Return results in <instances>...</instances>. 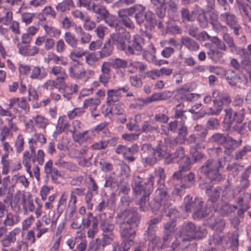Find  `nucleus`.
<instances>
[{"mask_svg": "<svg viewBox=\"0 0 251 251\" xmlns=\"http://www.w3.org/2000/svg\"><path fill=\"white\" fill-rule=\"evenodd\" d=\"M138 221V214L133 210H126L118 214L117 222L120 225L121 236L123 239L135 236Z\"/></svg>", "mask_w": 251, "mask_h": 251, "instance_id": "obj_1", "label": "nucleus"}, {"mask_svg": "<svg viewBox=\"0 0 251 251\" xmlns=\"http://www.w3.org/2000/svg\"><path fill=\"white\" fill-rule=\"evenodd\" d=\"M154 181V177L151 176L147 182L145 183L146 187L144 188L141 184L143 182L142 178L136 176L133 180L132 186L134 191L137 194L141 193L142 191L144 192V195L139 202L140 208L142 211H146L150 205L149 196L153 191Z\"/></svg>", "mask_w": 251, "mask_h": 251, "instance_id": "obj_2", "label": "nucleus"}, {"mask_svg": "<svg viewBox=\"0 0 251 251\" xmlns=\"http://www.w3.org/2000/svg\"><path fill=\"white\" fill-rule=\"evenodd\" d=\"M220 166V161L207 160L199 170L200 179L203 181H205V183L221 180L222 179V176L219 172Z\"/></svg>", "mask_w": 251, "mask_h": 251, "instance_id": "obj_3", "label": "nucleus"}, {"mask_svg": "<svg viewBox=\"0 0 251 251\" xmlns=\"http://www.w3.org/2000/svg\"><path fill=\"white\" fill-rule=\"evenodd\" d=\"M213 102L215 108L209 107L207 109L206 114L209 116L219 115L223 107V105H227L231 102L229 95L218 89H214L212 93Z\"/></svg>", "mask_w": 251, "mask_h": 251, "instance_id": "obj_4", "label": "nucleus"}, {"mask_svg": "<svg viewBox=\"0 0 251 251\" xmlns=\"http://www.w3.org/2000/svg\"><path fill=\"white\" fill-rule=\"evenodd\" d=\"M161 142H159L156 146L155 154L157 153L158 157H162L165 159L166 164H170L174 162H177L183 160L185 158V151L184 148L182 147H178L175 152L170 154L166 150V147L161 145Z\"/></svg>", "mask_w": 251, "mask_h": 251, "instance_id": "obj_5", "label": "nucleus"}, {"mask_svg": "<svg viewBox=\"0 0 251 251\" xmlns=\"http://www.w3.org/2000/svg\"><path fill=\"white\" fill-rule=\"evenodd\" d=\"M179 232L180 240L183 241H190L194 238L201 239L206 234L205 230L200 231V228L197 227L191 222L184 224Z\"/></svg>", "mask_w": 251, "mask_h": 251, "instance_id": "obj_6", "label": "nucleus"}, {"mask_svg": "<svg viewBox=\"0 0 251 251\" xmlns=\"http://www.w3.org/2000/svg\"><path fill=\"white\" fill-rule=\"evenodd\" d=\"M185 210L187 212H193L194 219H199L207 216L206 212L202 211L203 202L201 199L195 198L193 200L190 196H186L184 199Z\"/></svg>", "mask_w": 251, "mask_h": 251, "instance_id": "obj_7", "label": "nucleus"}, {"mask_svg": "<svg viewBox=\"0 0 251 251\" xmlns=\"http://www.w3.org/2000/svg\"><path fill=\"white\" fill-rule=\"evenodd\" d=\"M68 73L70 76L73 79L80 80L83 82H86L90 79L93 78L95 75L94 71L86 69L76 64L70 66L68 69Z\"/></svg>", "mask_w": 251, "mask_h": 251, "instance_id": "obj_8", "label": "nucleus"}, {"mask_svg": "<svg viewBox=\"0 0 251 251\" xmlns=\"http://www.w3.org/2000/svg\"><path fill=\"white\" fill-rule=\"evenodd\" d=\"M155 201L160 205L163 204L162 210L166 213L168 216H171L173 214H176L177 210L172 205L165 203V199L168 198L167 192L164 185L162 184H159V186L155 192Z\"/></svg>", "mask_w": 251, "mask_h": 251, "instance_id": "obj_9", "label": "nucleus"}, {"mask_svg": "<svg viewBox=\"0 0 251 251\" xmlns=\"http://www.w3.org/2000/svg\"><path fill=\"white\" fill-rule=\"evenodd\" d=\"M144 44V40L142 37L139 35H136L134 36L133 41L127 46L125 43L122 42L118 46L127 54H138L142 50Z\"/></svg>", "mask_w": 251, "mask_h": 251, "instance_id": "obj_10", "label": "nucleus"}, {"mask_svg": "<svg viewBox=\"0 0 251 251\" xmlns=\"http://www.w3.org/2000/svg\"><path fill=\"white\" fill-rule=\"evenodd\" d=\"M19 100V98L11 99L10 100L8 108L7 109H4L0 105V116L7 117L5 120L7 125H8L10 128L14 131H17L18 127L16 124L13 122V120L16 119V117L12 113L10 109L12 108L15 105L18 104Z\"/></svg>", "mask_w": 251, "mask_h": 251, "instance_id": "obj_11", "label": "nucleus"}, {"mask_svg": "<svg viewBox=\"0 0 251 251\" xmlns=\"http://www.w3.org/2000/svg\"><path fill=\"white\" fill-rule=\"evenodd\" d=\"M156 150V148L155 150H153L151 145L149 144H144L143 145L142 151L144 152L148 151V153H149L148 156H146L145 155L142 156V162L145 166L151 165L155 163L157 157L158 158H162V157H158L157 153L155 154Z\"/></svg>", "mask_w": 251, "mask_h": 251, "instance_id": "obj_12", "label": "nucleus"}, {"mask_svg": "<svg viewBox=\"0 0 251 251\" xmlns=\"http://www.w3.org/2000/svg\"><path fill=\"white\" fill-rule=\"evenodd\" d=\"M129 87L125 85L118 89H109L107 92L106 101L108 105H111L114 102L118 101L123 96L122 93L127 92Z\"/></svg>", "mask_w": 251, "mask_h": 251, "instance_id": "obj_13", "label": "nucleus"}, {"mask_svg": "<svg viewBox=\"0 0 251 251\" xmlns=\"http://www.w3.org/2000/svg\"><path fill=\"white\" fill-rule=\"evenodd\" d=\"M85 189L76 188L73 189L71 192L70 199L68 202L67 211L73 215L76 211V195L80 196L84 194Z\"/></svg>", "mask_w": 251, "mask_h": 251, "instance_id": "obj_14", "label": "nucleus"}, {"mask_svg": "<svg viewBox=\"0 0 251 251\" xmlns=\"http://www.w3.org/2000/svg\"><path fill=\"white\" fill-rule=\"evenodd\" d=\"M226 115V119L231 126H236V124H240L244 120V115L241 112H233L230 108H226L224 110Z\"/></svg>", "mask_w": 251, "mask_h": 251, "instance_id": "obj_15", "label": "nucleus"}, {"mask_svg": "<svg viewBox=\"0 0 251 251\" xmlns=\"http://www.w3.org/2000/svg\"><path fill=\"white\" fill-rule=\"evenodd\" d=\"M21 230L19 227H16L10 231L8 234L3 236L0 241L3 247H8L16 241V236L20 234Z\"/></svg>", "mask_w": 251, "mask_h": 251, "instance_id": "obj_16", "label": "nucleus"}, {"mask_svg": "<svg viewBox=\"0 0 251 251\" xmlns=\"http://www.w3.org/2000/svg\"><path fill=\"white\" fill-rule=\"evenodd\" d=\"M44 172L47 176H50L54 183L58 182V179L60 176V174L56 168H53L52 160L50 159L46 163L44 166Z\"/></svg>", "mask_w": 251, "mask_h": 251, "instance_id": "obj_17", "label": "nucleus"}, {"mask_svg": "<svg viewBox=\"0 0 251 251\" xmlns=\"http://www.w3.org/2000/svg\"><path fill=\"white\" fill-rule=\"evenodd\" d=\"M49 121L45 117L41 115H37L26 123L25 126L31 129L33 128L34 126L38 128L44 129L46 127Z\"/></svg>", "mask_w": 251, "mask_h": 251, "instance_id": "obj_18", "label": "nucleus"}, {"mask_svg": "<svg viewBox=\"0 0 251 251\" xmlns=\"http://www.w3.org/2000/svg\"><path fill=\"white\" fill-rule=\"evenodd\" d=\"M100 217V226L103 231V233H113L115 226L112 223V218L111 216L106 217L104 213L101 214Z\"/></svg>", "mask_w": 251, "mask_h": 251, "instance_id": "obj_19", "label": "nucleus"}, {"mask_svg": "<svg viewBox=\"0 0 251 251\" xmlns=\"http://www.w3.org/2000/svg\"><path fill=\"white\" fill-rule=\"evenodd\" d=\"M187 142L191 145L190 149L198 150L205 148V140L198 137L195 134H190L187 139Z\"/></svg>", "mask_w": 251, "mask_h": 251, "instance_id": "obj_20", "label": "nucleus"}, {"mask_svg": "<svg viewBox=\"0 0 251 251\" xmlns=\"http://www.w3.org/2000/svg\"><path fill=\"white\" fill-rule=\"evenodd\" d=\"M111 69L109 68L108 64L103 62L101 65V74L99 76V80L100 83H102L104 86H107L111 77Z\"/></svg>", "mask_w": 251, "mask_h": 251, "instance_id": "obj_21", "label": "nucleus"}, {"mask_svg": "<svg viewBox=\"0 0 251 251\" xmlns=\"http://www.w3.org/2000/svg\"><path fill=\"white\" fill-rule=\"evenodd\" d=\"M28 142L31 153L35 154V145H36L38 142L40 143L41 144L45 143L46 142V139L44 134L35 133L31 138L28 139Z\"/></svg>", "mask_w": 251, "mask_h": 251, "instance_id": "obj_22", "label": "nucleus"}, {"mask_svg": "<svg viewBox=\"0 0 251 251\" xmlns=\"http://www.w3.org/2000/svg\"><path fill=\"white\" fill-rule=\"evenodd\" d=\"M78 86L76 84L71 83L66 84V86L61 91L62 93L63 98L67 100H70L73 95L76 93L78 90Z\"/></svg>", "mask_w": 251, "mask_h": 251, "instance_id": "obj_23", "label": "nucleus"}, {"mask_svg": "<svg viewBox=\"0 0 251 251\" xmlns=\"http://www.w3.org/2000/svg\"><path fill=\"white\" fill-rule=\"evenodd\" d=\"M193 13H195V16L197 15L198 21L201 27L206 28L208 26L207 18L203 9L196 5L195 10L193 11Z\"/></svg>", "mask_w": 251, "mask_h": 251, "instance_id": "obj_24", "label": "nucleus"}, {"mask_svg": "<svg viewBox=\"0 0 251 251\" xmlns=\"http://www.w3.org/2000/svg\"><path fill=\"white\" fill-rule=\"evenodd\" d=\"M182 172L180 173L181 176L177 179L181 178L180 187L183 188H188L191 187L195 182V175L190 172L187 175L183 176Z\"/></svg>", "mask_w": 251, "mask_h": 251, "instance_id": "obj_25", "label": "nucleus"}, {"mask_svg": "<svg viewBox=\"0 0 251 251\" xmlns=\"http://www.w3.org/2000/svg\"><path fill=\"white\" fill-rule=\"evenodd\" d=\"M30 77L32 79L42 80L47 75V73L43 67L34 66L31 70Z\"/></svg>", "mask_w": 251, "mask_h": 251, "instance_id": "obj_26", "label": "nucleus"}, {"mask_svg": "<svg viewBox=\"0 0 251 251\" xmlns=\"http://www.w3.org/2000/svg\"><path fill=\"white\" fill-rule=\"evenodd\" d=\"M181 42L183 46L190 51H195L200 48L199 44L189 37H182Z\"/></svg>", "mask_w": 251, "mask_h": 251, "instance_id": "obj_27", "label": "nucleus"}, {"mask_svg": "<svg viewBox=\"0 0 251 251\" xmlns=\"http://www.w3.org/2000/svg\"><path fill=\"white\" fill-rule=\"evenodd\" d=\"M5 216L3 224L6 226H14L17 225L21 220L20 217L18 214L9 212Z\"/></svg>", "mask_w": 251, "mask_h": 251, "instance_id": "obj_28", "label": "nucleus"}, {"mask_svg": "<svg viewBox=\"0 0 251 251\" xmlns=\"http://www.w3.org/2000/svg\"><path fill=\"white\" fill-rule=\"evenodd\" d=\"M126 67L128 68V72L130 74H134L138 69L140 73H142L147 69V66L141 62L133 61L130 62L129 63L127 62V66Z\"/></svg>", "mask_w": 251, "mask_h": 251, "instance_id": "obj_29", "label": "nucleus"}, {"mask_svg": "<svg viewBox=\"0 0 251 251\" xmlns=\"http://www.w3.org/2000/svg\"><path fill=\"white\" fill-rule=\"evenodd\" d=\"M149 49H151V52H146L144 54V57L148 62H150L154 64L156 66H161L162 64H164L163 63L162 60H157L155 55V49L154 46L151 45L149 47Z\"/></svg>", "mask_w": 251, "mask_h": 251, "instance_id": "obj_30", "label": "nucleus"}, {"mask_svg": "<svg viewBox=\"0 0 251 251\" xmlns=\"http://www.w3.org/2000/svg\"><path fill=\"white\" fill-rule=\"evenodd\" d=\"M155 227L149 226L148 230H147V238L150 241L151 244L150 246H151L152 249H155L156 245H157L160 239L157 237L155 234Z\"/></svg>", "mask_w": 251, "mask_h": 251, "instance_id": "obj_31", "label": "nucleus"}, {"mask_svg": "<svg viewBox=\"0 0 251 251\" xmlns=\"http://www.w3.org/2000/svg\"><path fill=\"white\" fill-rule=\"evenodd\" d=\"M222 22L230 27H233L237 23V18L234 15L229 12L222 13L220 16Z\"/></svg>", "mask_w": 251, "mask_h": 251, "instance_id": "obj_32", "label": "nucleus"}, {"mask_svg": "<svg viewBox=\"0 0 251 251\" xmlns=\"http://www.w3.org/2000/svg\"><path fill=\"white\" fill-rule=\"evenodd\" d=\"M133 244L134 241L132 239H124L120 245L117 243H114L113 251H128Z\"/></svg>", "mask_w": 251, "mask_h": 251, "instance_id": "obj_33", "label": "nucleus"}, {"mask_svg": "<svg viewBox=\"0 0 251 251\" xmlns=\"http://www.w3.org/2000/svg\"><path fill=\"white\" fill-rule=\"evenodd\" d=\"M104 62L108 64L109 68L111 67L115 70L119 69L120 68L124 69L127 66V61L118 58L112 59L109 60V61H105Z\"/></svg>", "mask_w": 251, "mask_h": 251, "instance_id": "obj_34", "label": "nucleus"}, {"mask_svg": "<svg viewBox=\"0 0 251 251\" xmlns=\"http://www.w3.org/2000/svg\"><path fill=\"white\" fill-rule=\"evenodd\" d=\"M125 12L121 10L118 12V15L120 18V22L126 27L130 29H134L135 28L134 24L129 18L127 15L124 14Z\"/></svg>", "mask_w": 251, "mask_h": 251, "instance_id": "obj_35", "label": "nucleus"}, {"mask_svg": "<svg viewBox=\"0 0 251 251\" xmlns=\"http://www.w3.org/2000/svg\"><path fill=\"white\" fill-rule=\"evenodd\" d=\"M145 9L146 7L141 4H134L129 8L122 10L125 12V14L131 16L134 14L137 15L144 13Z\"/></svg>", "mask_w": 251, "mask_h": 251, "instance_id": "obj_36", "label": "nucleus"}, {"mask_svg": "<svg viewBox=\"0 0 251 251\" xmlns=\"http://www.w3.org/2000/svg\"><path fill=\"white\" fill-rule=\"evenodd\" d=\"M145 9L146 7L141 4H134L129 8L122 10L125 12V14L131 16L134 14L137 15L144 13Z\"/></svg>", "mask_w": 251, "mask_h": 251, "instance_id": "obj_37", "label": "nucleus"}, {"mask_svg": "<svg viewBox=\"0 0 251 251\" xmlns=\"http://www.w3.org/2000/svg\"><path fill=\"white\" fill-rule=\"evenodd\" d=\"M56 10L61 12L70 11L75 7V4L73 0H63L58 3L55 6Z\"/></svg>", "mask_w": 251, "mask_h": 251, "instance_id": "obj_38", "label": "nucleus"}, {"mask_svg": "<svg viewBox=\"0 0 251 251\" xmlns=\"http://www.w3.org/2000/svg\"><path fill=\"white\" fill-rule=\"evenodd\" d=\"M225 78L231 86H235L240 77L238 75L232 70H227L225 73Z\"/></svg>", "mask_w": 251, "mask_h": 251, "instance_id": "obj_39", "label": "nucleus"}, {"mask_svg": "<svg viewBox=\"0 0 251 251\" xmlns=\"http://www.w3.org/2000/svg\"><path fill=\"white\" fill-rule=\"evenodd\" d=\"M100 102L101 101L99 98H90L84 100L83 106L85 109L89 108L90 110L92 109L95 110L97 109Z\"/></svg>", "mask_w": 251, "mask_h": 251, "instance_id": "obj_40", "label": "nucleus"}, {"mask_svg": "<svg viewBox=\"0 0 251 251\" xmlns=\"http://www.w3.org/2000/svg\"><path fill=\"white\" fill-rule=\"evenodd\" d=\"M159 142H161V145L165 147L166 150L167 151L168 148H173L177 144H182L183 142V139H180L179 137L173 138L168 137L164 139V145L162 144V141H159L158 144H159Z\"/></svg>", "mask_w": 251, "mask_h": 251, "instance_id": "obj_41", "label": "nucleus"}, {"mask_svg": "<svg viewBox=\"0 0 251 251\" xmlns=\"http://www.w3.org/2000/svg\"><path fill=\"white\" fill-rule=\"evenodd\" d=\"M204 188L206 189V193L209 196V201L213 203V205L214 204L217 205L216 202L220 196L222 189L219 187L214 188L213 190L212 189H209L207 186H205Z\"/></svg>", "mask_w": 251, "mask_h": 251, "instance_id": "obj_42", "label": "nucleus"}, {"mask_svg": "<svg viewBox=\"0 0 251 251\" xmlns=\"http://www.w3.org/2000/svg\"><path fill=\"white\" fill-rule=\"evenodd\" d=\"M141 131L142 132L152 133L154 132H158L159 126H155L149 121H145L141 125Z\"/></svg>", "mask_w": 251, "mask_h": 251, "instance_id": "obj_43", "label": "nucleus"}, {"mask_svg": "<svg viewBox=\"0 0 251 251\" xmlns=\"http://www.w3.org/2000/svg\"><path fill=\"white\" fill-rule=\"evenodd\" d=\"M88 11H93L95 14L99 15L102 19L108 13L105 6L95 3H92L91 8H88Z\"/></svg>", "mask_w": 251, "mask_h": 251, "instance_id": "obj_44", "label": "nucleus"}, {"mask_svg": "<svg viewBox=\"0 0 251 251\" xmlns=\"http://www.w3.org/2000/svg\"><path fill=\"white\" fill-rule=\"evenodd\" d=\"M164 94L163 93H154L151 96L145 99H139L138 101L143 104L165 100Z\"/></svg>", "mask_w": 251, "mask_h": 251, "instance_id": "obj_45", "label": "nucleus"}, {"mask_svg": "<svg viewBox=\"0 0 251 251\" xmlns=\"http://www.w3.org/2000/svg\"><path fill=\"white\" fill-rule=\"evenodd\" d=\"M48 59L49 62L52 60L55 64H61L66 66L68 64V60L66 57L63 56H59L54 53L48 55Z\"/></svg>", "mask_w": 251, "mask_h": 251, "instance_id": "obj_46", "label": "nucleus"}, {"mask_svg": "<svg viewBox=\"0 0 251 251\" xmlns=\"http://www.w3.org/2000/svg\"><path fill=\"white\" fill-rule=\"evenodd\" d=\"M43 27L46 34L50 36L58 38L61 34L60 29L56 28L50 25H44Z\"/></svg>", "mask_w": 251, "mask_h": 251, "instance_id": "obj_47", "label": "nucleus"}, {"mask_svg": "<svg viewBox=\"0 0 251 251\" xmlns=\"http://www.w3.org/2000/svg\"><path fill=\"white\" fill-rule=\"evenodd\" d=\"M241 51L243 55V58L241 61V65L246 71L250 70L251 69V56L249 55L244 49H241Z\"/></svg>", "mask_w": 251, "mask_h": 251, "instance_id": "obj_48", "label": "nucleus"}, {"mask_svg": "<svg viewBox=\"0 0 251 251\" xmlns=\"http://www.w3.org/2000/svg\"><path fill=\"white\" fill-rule=\"evenodd\" d=\"M182 160H183L184 165L183 166H182L181 167H179V172H175L174 174L173 177L174 178H178L179 176H181L180 173L181 172L187 171L190 169L189 166L192 163V160L191 158L189 157L186 156L185 155V158H183Z\"/></svg>", "mask_w": 251, "mask_h": 251, "instance_id": "obj_49", "label": "nucleus"}, {"mask_svg": "<svg viewBox=\"0 0 251 251\" xmlns=\"http://www.w3.org/2000/svg\"><path fill=\"white\" fill-rule=\"evenodd\" d=\"M66 42L72 48H76L78 45V40L75 36L70 32H67L64 35Z\"/></svg>", "mask_w": 251, "mask_h": 251, "instance_id": "obj_50", "label": "nucleus"}, {"mask_svg": "<svg viewBox=\"0 0 251 251\" xmlns=\"http://www.w3.org/2000/svg\"><path fill=\"white\" fill-rule=\"evenodd\" d=\"M87 219L85 220L82 219L81 220L83 228H89L94 226L95 224H98L96 218L93 216L92 213H88L87 215Z\"/></svg>", "mask_w": 251, "mask_h": 251, "instance_id": "obj_51", "label": "nucleus"}, {"mask_svg": "<svg viewBox=\"0 0 251 251\" xmlns=\"http://www.w3.org/2000/svg\"><path fill=\"white\" fill-rule=\"evenodd\" d=\"M215 211L219 212L222 214H227L230 211L229 205L226 202L223 203L221 201L217 205H213Z\"/></svg>", "mask_w": 251, "mask_h": 251, "instance_id": "obj_52", "label": "nucleus"}, {"mask_svg": "<svg viewBox=\"0 0 251 251\" xmlns=\"http://www.w3.org/2000/svg\"><path fill=\"white\" fill-rule=\"evenodd\" d=\"M50 73L57 77H68L65 69L60 66L52 67L50 70Z\"/></svg>", "mask_w": 251, "mask_h": 251, "instance_id": "obj_53", "label": "nucleus"}, {"mask_svg": "<svg viewBox=\"0 0 251 251\" xmlns=\"http://www.w3.org/2000/svg\"><path fill=\"white\" fill-rule=\"evenodd\" d=\"M12 181L15 183H21L25 188H27L29 184V182L25 176L19 174L14 175L12 176Z\"/></svg>", "mask_w": 251, "mask_h": 251, "instance_id": "obj_54", "label": "nucleus"}, {"mask_svg": "<svg viewBox=\"0 0 251 251\" xmlns=\"http://www.w3.org/2000/svg\"><path fill=\"white\" fill-rule=\"evenodd\" d=\"M223 39L227 44L229 48L230 49V50L232 52H236L238 53V50L234 43L233 39L229 34L225 33L223 35Z\"/></svg>", "mask_w": 251, "mask_h": 251, "instance_id": "obj_55", "label": "nucleus"}, {"mask_svg": "<svg viewBox=\"0 0 251 251\" xmlns=\"http://www.w3.org/2000/svg\"><path fill=\"white\" fill-rule=\"evenodd\" d=\"M86 51L82 48H76L70 54V58L73 61H75V58H81L85 55Z\"/></svg>", "mask_w": 251, "mask_h": 251, "instance_id": "obj_56", "label": "nucleus"}, {"mask_svg": "<svg viewBox=\"0 0 251 251\" xmlns=\"http://www.w3.org/2000/svg\"><path fill=\"white\" fill-rule=\"evenodd\" d=\"M184 105L183 104H177L175 108V118L176 119L181 118L184 122L187 119L186 116L184 115L186 112L183 109Z\"/></svg>", "mask_w": 251, "mask_h": 251, "instance_id": "obj_57", "label": "nucleus"}, {"mask_svg": "<svg viewBox=\"0 0 251 251\" xmlns=\"http://www.w3.org/2000/svg\"><path fill=\"white\" fill-rule=\"evenodd\" d=\"M181 15L183 21H194L195 20V13H193V11L190 13L189 10L186 8H183L181 10Z\"/></svg>", "mask_w": 251, "mask_h": 251, "instance_id": "obj_58", "label": "nucleus"}, {"mask_svg": "<svg viewBox=\"0 0 251 251\" xmlns=\"http://www.w3.org/2000/svg\"><path fill=\"white\" fill-rule=\"evenodd\" d=\"M99 61L95 53H89L85 55V62L90 66L95 67Z\"/></svg>", "mask_w": 251, "mask_h": 251, "instance_id": "obj_59", "label": "nucleus"}, {"mask_svg": "<svg viewBox=\"0 0 251 251\" xmlns=\"http://www.w3.org/2000/svg\"><path fill=\"white\" fill-rule=\"evenodd\" d=\"M18 70L20 76L26 77L29 75L31 68L29 65L24 63H20L19 65Z\"/></svg>", "mask_w": 251, "mask_h": 251, "instance_id": "obj_60", "label": "nucleus"}, {"mask_svg": "<svg viewBox=\"0 0 251 251\" xmlns=\"http://www.w3.org/2000/svg\"><path fill=\"white\" fill-rule=\"evenodd\" d=\"M85 113V108L82 107H77L74 108L67 113V116L70 119H73L75 117H80Z\"/></svg>", "mask_w": 251, "mask_h": 251, "instance_id": "obj_61", "label": "nucleus"}, {"mask_svg": "<svg viewBox=\"0 0 251 251\" xmlns=\"http://www.w3.org/2000/svg\"><path fill=\"white\" fill-rule=\"evenodd\" d=\"M226 141V137L221 133L214 134L209 139L208 142H215L218 144H222Z\"/></svg>", "mask_w": 251, "mask_h": 251, "instance_id": "obj_62", "label": "nucleus"}, {"mask_svg": "<svg viewBox=\"0 0 251 251\" xmlns=\"http://www.w3.org/2000/svg\"><path fill=\"white\" fill-rule=\"evenodd\" d=\"M102 19L105 23L111 27H116L118 25V21L115 16L111 15L108 13Z\"/></svg>", "mask_w": 251, "mask_h": 251, "instance_id": "obj_63", "label": "nucleus"}, {"mask_svg": "<svg viewBox=\"0 0 251 251\" xmlns=\"http://www.w3.org/2000/svg\"><path fill=\"white\" fill-rule=\"evenodd\" d=\"M94 130L97 132H101L105 136H110V131L107 128V123L103 122L97 125L94 127Z\"/></svg>", "mask_w": 251, "mask_h": 251, "instance_id": "obj_64", "label": "nucleus"}]
</instances>
